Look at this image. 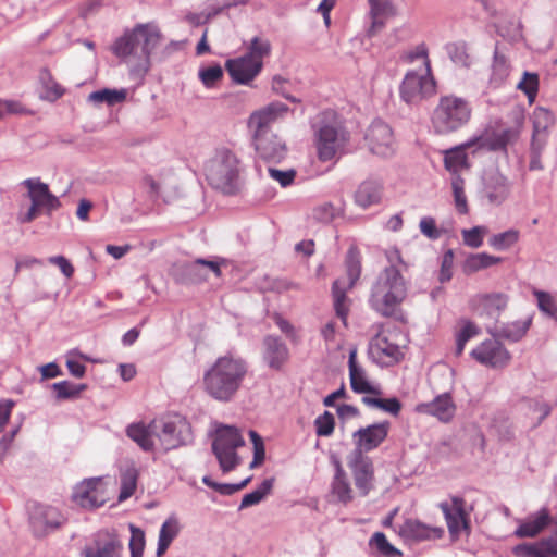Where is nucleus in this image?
Returning a JSON list of instances; mask_svg holds the SVG:
<instances>
[{
	"mask_svg": "<svg viewBox=\"0 0 557 557\" xmlns=\"http://www.w3.org/2000/svg\"><path fill=\"white\" fill-rule=\"evenodd\" d=\"M163 40L154 23H139L126 29L111 46V52L129 67V74L144 78L151 67V53Z\"/></svg>",
	"mask_w": 557,
	"mask_h": 557,
	"instance_id": "f257e3e1",
	"label": "nucleus"
},
{
	"mask_svg": "<svg viewBox=\"0 0 557 557\" xmlns=\"http://www.w3.org/2000/svg\"><path fill=\"white\" fill-rule=\"evenodd\" d=\"M248 372V363L232 354L219 357L203 373V391L214 400L232 401Z\"/></svg>",
	"mask_w": 557,
	"mask_h": 557,
	"instance_id": "f03ea898",
	"label": "nucleus"
},
{
	"mask_svg": "<svg viewBox=\"0 0 557 557\" xmlns=\"http://www.w3.org/2000/svg\"><path fill=\"white\" fill-rule=\"evenodd\" d=\"M407 282L400 270L391 264L386 267L374 282L369 304L382 317H393L397 307L407 296Z\"/></svg>",
	"mask_w": 557,
	"mask_h": 557,
	"instance_id": "7ed1b4c3",
	"label": "nucleus"
},
{
	"mask_svg": "<svg viewBox=\"0 0 557 557\" xmlns=\"http://www.w3.org/2000/svg\"><path fill=\"white\" fill-rule=\"evenodd\" d=\"M470 102L455 95L442 96L431 114V124L437 135H449L463 128L471 120Z\"/></svg>",
	"mask_w": 557,
	"mask_h": 557,
	"instance_id": "20e7f679",
	"label": "nucleus"
},
{
	"mask_svg": "<svg viewBox=\"0 0 557 557\" xmlns=\"http://www.w3.org/2000/svg\"><path fill=\"white\" fill-rule=\"evenodd\" d=\"M240 163L228 149L218 150L206 165L208 183L226 195H234L239 189Z\"/></svg>",
	"mask_w": 557,
	"mask_h": 557,
	"instance_id": "39448f33",
	"label": "nucleus"
},
{
	"mask_svg": "<svg viewBox=\"0 0 557 557\" xmlns=\"http://www.w3.org/2000/svg\"><path fill=\"white\" fill-rule=\"evenodd\" d=\"M312 127L317 138L318 157L323 162L332 160L348 140L345 128L334 112L319 114Z\"/></svg>",
	"mask_w": 557,
	"mask_h": 557,
	"instance_id": "423d86ee",
	"label": "nucleus"
},
{
	"mask_svg": "<svg viewBox=\"0 0 557 557\" xmlns=\"http://www.w3.org/2000/svg\"><path fill=\"white\" fill-rule=\"evenodd\" d=\"M245 445L239 430L231 425H221L216 430V436L212 442V451L216 457L223 473L236 469L240 458L236 449Z\"/></svg>",
	"mask_w": 557,
	"mask_h": 557,
	"instance_id": "0eeeda50",
	"label": "nucleus"
},
{
	"mask_svg": "<svg viewBox=\"0 0 557 557\" xmlns=\"http://www.w3.org/2000/svg\"><path fill=\"white\" fill-rule=\"evenodd\" d=\"M27 513L32 533L38 539L59 530L67 520L59 508L37 500L27 503Z\"/></svg>",
	"mask_w": 557,
	"mask_h": 557,
	"instance_id": "6e6552de",
	"label": "nucleus"
},
{
	"mask_svg": "<svg viewBox=\"0 0 557 557\" xmlns=\"http://www.w3.org/2000/svg\"><path fill=\"white\" fill-rule=\"evenodd\" d=\"M160 431L156 433L165 450L176 449L194 442V433L188 420L181 414H172L160 420Z\"/></svg>",
	"mask_w": 557,
	"mask_h": 557,
	"instance_id": "1a4fd4ad",
	"label": "nucleus"
},
{
	"mask_svg": "<svg viewBox=\"0 0 557 557\" xmlns=\"http://www.w3.org/2000/svg\"><path fill=\"white\" fill-rule=\"evenodd\" d=\"M438 507L444 515L448 532L453 540H457L461 532H465L467 535L471 533L470 512L473 508L470 507L469 510L467 509L463 497L456 495L450 496V502H442L438 504Z\"/></svg>",
	"mask_w": 557,
	"mask_h": 557,
	"instance_id": "9d476101",
	"label": "nucleus"
},
{
	"mask_svg": "<svg viewBox=\"0 0 557 557\" xmlns=\"http://www.w3.org/2000/svg\"><path fill=\"white\" fill-rule=\"evenodd\" d=\"M426 65L429 61L426 60ZM400 98L408 104H417L425 98L436 92V82L430 75V66L428 74L420 75L417 72H408L399 87Z\"/></svg>",
	"mask_w": 557,
	"mask_h": 557,
	"instance_id": "9b49d317",
	"label": "nucleus"
},
{
	"mask_svg": "<svg viewBox=\"0 0 557 557\" xmlns=\"http://www.w3.org/2000/svg\"><path fill=\"white\" fill-rule=\"evenodd\" d=\"M347 466L351 471L355 486L360 496H367L374 487V466L372 459L366 455L350 451L347 456Z\"/></svg>",
	"mask_w": 557,
	"mask_h": 557,
	"instance_id": "f8f14e48",
	"label": "nucleus"
},
{
	"mask_svg": "<svg viewBox=\"0 0 557 557\" xmlns=\"http://www.w3.org/2000/svg\"><path fill=\"white\" fill-rule=\"evenodd\" d=\"M511 193V183L498 169L486 171L482 176L480 195L492 206L504 203Z\"/></svg>",
	"mask_w": 557,
	"mask_h": 557,
	"instance_id": "ddd939ff",
	"label": "nucleus"
},
{
	"mask_svg": "<svg viewBox=\"0 0 557 557\" xmlns=\"http://www.w3.org/2000/svg\"><path fill=\"white\" fill-rule=\"evenodd\" d=\"M73 500L85 509H96L107 503L106 485L102 478H89L77 484L72 494Z\"/></svg>",
	"mask_w": 557,
	"mask_h": 557,
	"instance_id": "4468645a",
	"label": "nucleus"
},
{
	"mask_svg": "<svg viewBox=\"0 0 557 557\" xmlns=\"http://www.w3.org/2000/svg\"><path fill=\"white\" fill-rule=\"evenodd\" d=\"M256 152L267 162L280 163L287 154L285 141L271 131L251 129Z\"/></svg>",
	"mask_w": 557,
	"mask_h": 557,
	"instance_id": "2eb2a0df",
	"label": "nucleus"
},
{
	"mask_svg": "<svg viewBox=\"0 0 557 557\" xmlns=\"http://www.w3.org/2000/svg\"><path fill=\"white\" fill-rule=\"evenodd\" d=\"M123 543L115 531L100 530L83 550L84 557H122Z\"/></svg>",
	"mask_w": 557,
	"mask_h": 557,
	"instance_id": "dca6fc26",
	"label": "nucleus"
},
{
	"mask_svg": "<svg viewBox=\"0 0 557 557\" xmlns=\"http://www.w3.org/2000/svg\"><path fill=\"white\" fill-rule=\"evenodd\" d=\"M391 422L385 420L358 429L352 433L354 453L366 454L377 448L387 437Z\"/></svg>",
	"mask_w": 557,
	"mask_h": 557,
	"instance_id": "f3484780",
	"label": "nucleus"
},
{
	"mask_svg": "<svg viewBox=\"0 0 557 557\" xmlns=\"http://www.w3.org/2000/svg\"><path fill=\"white\" fill-rule=\"evenodd\" d=\"M470 355L479 363L492 368L506 367L511 359L510 352L499 341L496 339V337L485 339L472 349Z\"/></svg>",
	"mask_w": 557,
	"mask_h": 557,
	"instance_id": "a211bd4d",
	"label": "nucleus"
},
{
	"mask_svg": "<svg viewBox=\"0 0 557 557\" xmlns=\"http://www.w3.org/2000/svg\"><path fill=\"white\" fill-rule=\"evenodd\" d=\"M366 140L372 153L389 157L394 153V136L388 124L374 120L366 133Z\"/></svg>",
	"mask_w": 557,
	"mask_h": 557,
	"instance_id": "6ab92c4d",
	"label": "nucleus"
},
{
	"mask_svg": "<svg viewBox=\"0 0 557 557\" xmlns=\"http://www.w3.org/2000/svg\"><path fill=\"white\" fill-rule=\"evenodd\" d=\"M22 185L27 188V198L32 205L42 209L47 215H51L52 211L61 207L60 199L53 195L48 184L40 181L39 177L26 178Z\"/></svg>",
	"mask_w": 557,
	"mask_h": 557,
	"instance_id": "aec40b11",
	"label": "nucleus"
},
{
	"mask_svg": "<svg viewBox=\"0 0 557 557\" xmlns=\"http://www.w3.org/2000/svg\"><path fill=\"white\" fill-rule=\"evenodd\" d=\"M262 67L263 61L251 60L245 54L225 62V69L232 81L239 85H249L259 75Z\"/></svg>",
	"mask_w": 557,
	"mask_h": 557,
	"instance_id": "412c9836",
	"label": "nucleus"
},
{
	"mask_svg": "<svg viewBox=\"0 0 557 557\" xmlns=\"http://www.w3.org/2000/svg\"><path fill=\"white\" fill-rule=\"evenodd\" d=\"M519 137V132L516 128H506L502 132L483 133L479 136L471 138L476 149L486 151H504L507 152V147L513 144Z\"/></svg>",
	"mask_w": 557,
	"mask_h": 557,
	"instance_id": "4be33fe9",
	"label": "nucleus"
},
{
	"mask_svg": "<svg viewBox=\"0 0 557 557\" xmlns=\"http://www.w3.org/2000/svg\"><path fill=\"white\" fill-rule=\"evenodd\" d=\"M397 532L401 539L413 542L437 540L444 535L443 528L431 527L412 518L406 519Z\"/></svg>",
	"mask_w": 557,
	"mask_h": 557,
	"instance_id": "5701e85b",
	"label": "nucleus"
},
{
	"mask_svg": "<svg viewBox=\"0 0 557 557\" xmlns=\"http://www.w3.org/2000/svg\"><path fill=\"white\" fill-rule=\"evenodd\" d=\"M289 112L288 106L281 101L270 102L264 108L251 113L248 120L250 129L271 131L272 123L283 119Z\"/></svg>",
	"mask_w": 557,
	"mask_h": 557,
	"instance_id": "b1692460",
	"label": "nucleus"
},
{
	"mask_svg": "<svg viewBox=\"0 0 557 557\" xmlns=\"http://www.w3.org/2000/svg\"><path fill=\"white\" fill-rule=\"evenodd\" d=\"M383 191V181L376 177H369L357 187L354 194L355 203L362 209L379 205L382 200Z\"/></svg>",
	"mask_w": 557,
	"mask_h": 557,
	"instance_id": "393cba45",
	"label": "nucleus"
},
{
	"mask_svg": "<svg viewBox=\"0 0 557 557\" xmlns=\"http://www.w3.org/2000/svg\"><path fill=\"white\" fill-rule=\"evenodd\" d=\"M416 411L436 417L442 422H448L455 414L456 406L451 395L449 393H443L436 396L432 401L418 404Z\"/></svg>",
	"mask_w": 557,
	"mask_h": 557,
	"instance_id": "a878e982",
	"label": "nucleus"
},
{
	"mask_svg": "<svg viewBox=\"0 0 557 557\" xmlns=\"http://www.w3.org/2000/svg\"><path fill=\"white\" fill-rule=\"evenodd\" d=\"M288 356V348L282 338L274 335H267L263 338V360L269 368L281 370Z\"/></svg>",
	"mask_w": 557,
	"mask_h": 557,
	"instance_id": "bb28decb",
	"label": "nucleus"
},
{
	"mask_svg": "<svg viewBox=\"0 0 557 557\" xmlns=\"http://www.w3.org/2000/svg\"><path fill=\"white\" fill-rule=\"evenodd\" d=\"M202 258L182 262L174 268V278L183 285H197L208 280V271L202 267Z\"/></svg>",
	"mask_w": 557,
	"mask_h": 557,
	"instance_id": "cd10ccee",
	"label": "nucleus"
},
{
	"mask_svg": "<svg viewBox=\"0 0 557 557\" xmlns=\"http://www.w3.org/2000/svg\"><path fill=\"white\" fill-rule=\"evenodd\" d=\"M369 356L377 363L384 362V358L397 362L403 357V352L397 344L379 334L370 342Z\"/></svg>",
	"mask_w": 557,
	"mask_h": 557,
	"instance_id": "c85d7f7f",
	"label": "nucleus"
},
{
	"mask_svg": "<svg viewBox=\"0 0 557 557\" xmlns=\"http://www.w3.org/2000/svg\"><path fill=\"white\" fill-rule=\"evenodd\" d=\"M553 522V518L547 508L540 509L535 515L529 517L528 520L520 523L513 534L517 537H535L545 528Z\"/></svg>",
	"mask_w": 557,
	"mask_h": 557,
	"instance_id": "c756f323",
	"label": "nucleus"
},
{
	"mask_svg": "<svg viewBox=\"0 0 557 557\" xmlns=\"http://www.w3.org/2000/svg\"><path fill=\"white\" fill-rule=\"evenodd\" d=\"M157 421H152L149 425H145L143 422L132 423L126 428V435L144 451H152L154 448L152 434L157 433Z\"/></svg>",
	"mask_w": 557,
	"mask_h": 557,
	"instance_id": "7c9ffc66",
	"label": "nucleus"
},
{
	"mask_svg": "<svg viewBox=\"0 0 557 557\" xmlns=\"http://www.w3.org/2000/svg\"><path fill=\"white\" fill-rule=\"evenodd\" d=\"M350 387L357 394H381V391L373 387L367 380L364 370L357 363L356 350L350 351L348 358Z\"/></svg>",
	"mask_w": 557,
	"mask_h": 557,
	"instance_id": "2f4dec72",
	"label": "nucleus"
},
{
	"mask_svg": "<svg viewBox=\"0 0 557 557\" xmlns=\"http://www.w3.org/2000/svg\"><path fill=\"white\" fill-rule=\"evenodd\" d=\"M531 324L532 317H528L525 320L502 323L499 326H496L494 331H490V333L493 337H499L517 343L525 336Z\"/></svg>",
	"mask_w": 557,
	"mask_h": 557,
	"instance_id": "473e14b6",
	"label": "nucleus"
},
{
	"mask_svg": "<svg viewBox=\"0 0 557 557\" xmlns=\"http://www.w3.org/2000/svg\"><path fill=\"white\" fill-rule=\"evenodd\" d=\"M509 296L505 293H486L479 296L481 314L497 320L507 308Z\"/></svg>",
	"mask_w": 557,
	"mask_h": 557,
	"instance_id": "72a5a7b5",
	"label": "nucleus"
},
{
	"mask_svg": "<svg viewBox=\"0 0 557 557\" xmlns=\"http://www.w3.org/2000/svg\"><path fill=\"white\" fill-rule=\"evenodd\" d=\"M474 147L471 138L466 143L449 148L444 153V165L449 172L457 173L459 170L469 168L467 150Z\"/></svg>",
	"mask_w": 557,
	"mask_h": 557,
	"instance_id": "f704fd0d",
	"label": "nucleus"
},
{
	"mask_svg": "<svg viewBox=\"0 0 557 557\" xmlns=\"http://www.w3.org/2000/svg\"><path fill=\"white\" fill-rule=\"evenodd\" d=\"M502 261L503 258L492 256L486 252L471 253L465 260L463 272L466 274H472L478 271L498 264Z\"/></svg>",
	"mask_w": 557,
	"mask_h": 557,
	"instance_id": "c9c22d12",
	"label": "nucleus"
},
{
	"mask_svg": "<svg viewBox=\"0 0 557 557\" xmlns=\"http://www.w3.org/2000/svg\"><path fill=\"white\" fill-rule=\"evenodd\" d=\"M39 81L44 88V92L40 96L41 99L54 102L64 95L65 89L53 78L47 67L40 70Z\"/></svg>",
	"mask_w": 557,
	"mask_h": 557,
	"instance_id": "e433bc0d",
	"label": "nucleus"
},
{
	"mask_svg": "<svg viewBox=\"0 0 557 557\" xmlns=\"http://www.w3.org/2000/svg\"><path fill=\"white\" fill-rule=\"evenodd\" d=\"M347 286L336 280L332 285V295L334 300V310L336 315L342 320L343 324L347 326V318L349 314L348 298L346 296Z\"/></svg>",
	"mask_w": 557,
	"mask_h": 557,
	"instance_id": "4c0bfd02",
	"label": "nucleus"
},
{
	"mask_svg": "<svg viewBox=\"0 0 557 557\" xmlns=\"http://www.w3.org/2000/svg\"><path fill=\"white\" fill-rule=\"evenodd\" d=\"M138 475L139 472L134 465L127 466L121 471V491L117 497L120 503L126 500L135 493Z\"/></svg>",
	"mask_w": 557,
	"mask_h": 557,
	"instance_id": "58836bf2",
	"label": "nucleus"
},
{
	"mask_svg": "<svg viewBox=\"0 0 557 557\" xmlns=\"http://www.w3.org/2000/svg\"><path fill=\"white\" fill-rule=\"evenodd\" d=\"M459 323L461 324V329L456 334L455 348V355L457 357L462 355L467 342L478 336L481 332L480 327L468 319H461Z\"/></svg>",
	"mask_w": 557,
	"mask_h": 557,
	"instance_id": "ea45409f",
	"label": "nucleus"
},
{
	"mask_svg": "<svg viewBox=\"0 0 557 557\" xmlns=\"http://www.w3.org/2000/svg\"><path fill=\"white\" fill-rule=\"evenodd\" d=\"M346 273L348 276L347 288H352L361 274V257L357 247L351 246L345 259Z\"/></svg>",
	"mask_w": 557,
	"mask_h": 557,
	"instance_id": "a19ab883",
	"label": "nucleus"
},
{
	"mask_svg": "<svg viewBox=\"0 0 557 557\" xmlns=\"http://www.w3.org/2000/svg\"><path fill=\"white\" fill-rule=\"evenodd\" d=\"M274 478H269L262 481L257 490L244 495L242 498L239 510L258 505L261 503L267 495H269L274 485Z\"/></svg>",
	"mask_w": 557,
	"mask_h": 557,
	"instance_id": "79ce46f5",
	"label": "nucleus"
},
{
	"mask_svg": "<svg viewBox=\"0 0 557 557\" xmlns=\"http://www.w3.org/2000/svg\"><path fill=\"white\" fill-rule=\"evenodd\" d=\"M554 113L544 108L537 107L533 111V133L549 135L550 128L555 125Z\"/></svg>",
	"mask_w": 557,
	"mask_h": 557,
	"instance_id": "37998d69",
	"label": "nucleus"
},
{
	"mask_svg": "<svg viewBox=\"0 0 557 557\" xmlns=\"http://www.w3.org/2000/svg\"><path fill=\"white\" fill-rule=\"evenodd\" d=\"M331 492L337 500L344 505H347L352 500V488L347 478V473L333 476L331 482Z\"/></svg>",
	"mask_w": 557,
	"mask_h": 557,
	"instance_id": "c03bdc74",
	"label": "nucleus"
},
{
	"mask_svg": "<svg viewBox=\"0 0 557 557\" xmlns=\"http://www.w3.org/2000/svg\"><path fill=\"white\" fill-rule=\"evenodd\" d=\"M126 99V91L124 89H109L103 88L96 90L88 96V100L94 103H107L108 106H114L123 102Z\"/></svg>",
	"mask_w": 557,
	"mask_h": 557,
	"instance_id": "a18cd8bd",
	"label": "nucleus"
},
{
	"mask_svg": "<svg viewBox=\"0 0 557 557\" xmlns=\"http://www.w3.org/2000/svg\"><path fill=\"white\" fill-rule=\"evenodd\" d=\"M510 72V65L505 58V55L498 52V48H495L493 64H492V75L491 83L495 86H499L503 84L508 77Z\"/></svg>",
	"mask_w": 557,
	"mask_h": 557,
	"instance_id": "49530a36",
	"label": "nucleus"
},
{
	"mask_svg": "<svg viewBox=\"0 0 557 557\" xmlns=\"http://www.w3.org/2000/svg\"><path fill=\"white\" fill-rule=\"evenodd\" d=\"M520 237L518 230L510 228L502 233L494 234L488 239V245L495 250L504 251L511 248Z\"/></svg>",
	"mask_w": 557,
	"mask_h": 557,
	"instance_id": "de8ad7c7",
	"label": "nucleus"
},
{
	"mask_svg": "<svg viewBox=\"0 0 557 557\" xmlns=\"http://www.w3.org/2000/svg\"><path fill=\"white\" fill-rule=\"evenodd\" d=\"M369 544L374 546L377 553L384 557H401L403 553L394 545H392L386 535L382 532H376L370 539Z\"/></svg>",
	"mask_w": 557,
	"mask_h": 557,
	"instance_id": "09e8293b",
	"label": "nucleus"
},
{
	"mask_svg": "<svg viewBox=\"0 0 557 557\" xmlns=\"http://www.w3.org/2000/svg\"><path fill=\"white\" fill-rule=\"evenodd\" d=\"M270 41L268 39H263L256 36L250 40V44L247 47V52L245 53V55L255 61H263V58L270 55Z\"/></svg>",
	"mask_w": 557,
	"mask_h": 557,
	"instance_id": "8fccbe9b",
	"label": "nucleus"
},
{
	"mask_svg": "<svg viewBox=\"0 0 557 557\" xmlns=\"http://www.w3.org/2000/svg\"><path fill=\"white\" fill-rule=\"evenodd\" d=\"M449 59L458 66L468 67L470 65L467 45L462 41L449 42L445 46Z\"/></svg>",
	"mask_w": 557,
	"mask_h": 557,
	"instance_id": "3c124183",
	"label": "nucleus"
},
{
	"mask_svg": "<svg viewBox=\"0 0 557 557\" xmlns=\"http://www.w3.org/2000/svg\"><path fill=\"white\" fill-rule=\"evenodd\" d=\"M533 294L536 297L539 310L557 321V304L555 298L549 293L543 290H534Z\"/></svg>",
	"mask_w": 557,
	"mask_h": 557,
	"instance_id": "603ef678",
	"label": "nucleus"
},
{
	"mask_svg": "<svg viewBox=\"0 0 557 557\" xmlns=\"http://www.w3.org/2000/svg\"><path fill=\"white\" fill-rule=\"evenodd\" d=\"M131 531L129 552L131 557H143L146 545L145 532L133 523L128 524Z\"/></svg>",
	"mask_w": 557,
	"mask_h": 557,
	"instance_id": "864d4df0",
	"label": "nucleus"
},
{
	"mask_svg": "<svg viewBox=\"0 0 557 557\" xmlns=\"http://www.w3.org/2000/svg\"><path fill=\"white\" fill-rule=\"evenodd\" d=\"M517 87L525 94L529 102H533L539 91V75L536 73L524 72Z\"/></svg>",
	"mask_w": 557,
	"mask_h": 557,
	"instance_id": "5fc2aeb1",
	"label": "nucleus"
},
{
	"mask_svg": "<svg viewBox=\"0 0 557 557\" xmlns=\"http://www.w3.org/2000/svg\"><path fill=\"white\" fill-rule=\"evenodd\" d=\"M454 201L457 211L460 214H467L469 212L467 197L465 195V181L462 177L457 176L451 182Z\"/></svg>",
	"mask_w": 557,
	"mask_h": 557,
	"instance_id": "6e6d98bb",
	"label": "nucleus"
},
{
	"mask_svg": "<svg viewBox=\"0 0 557 557\" xmlns=\"http://www.w3.org/2000/svg\"><path fill=\"white\" fill-rule=\"evenodd\" d=\"M339 214L341 210H337L332 203L326 202L312 210L311 219L318 223L329 224Z\"/></svg>",
	"mask_w": 557,
	"mask_h": 557,
	"instance_id": "4d7b16f0",
	"label": "nucleus"
},
{
	"mask_svg": "<svg viewBox=\"0 0 557 557\" xmlns=\"http://www.w3.org/2000/svg\"><path fill=\"white\" fill-rule=\"evenodd\" d=\"M315 433L318 436H331L335 429V418L330 411H324L314 420Z\"/></svg>",
	"mask_w": 557,
	"mask_h": 557,
	"instance_id": "13d9d810",
	"label": "nucleus"
},
{
	"mask_svg": "<svg viewBox=\"0 0 557 557\" xmlns=\"http://www.w3.org/2000/svg\"><path fill=\"white\" fill-rule=\"evenodd\" d=\"M201 83L210 88L215 85L223 77V69L219 63H214L208 67H202L198 72Z\"/></svg>",
	"mask_w": 557,
	"mask_h": 557,
	"instance_id": "bf43d9fd",
	"label": "nucleus"
},
{
	"mask_svg": "<svg viewBox=\"0 0 557 557\" xmlns=\"http://www.w3.org/2000/svg\"><path fill=\"white\" fill-rule=\"evenodd\" d=\"M486 232L484 226H474L469 230H462V238L466 246L479 248L483 245V235Z\"/></svg>",
	"mask_w": 557,
	"mask_h": 557,
	"instance_id": "052dcab7",
	"label": "nucleus"
},
{
	"mask_svg": "<svg viewBox=\"0 0 557 557\" xmlns=\"http://www.w3.org/2000/svg\"><path fill=\"white\" fill-rule=\"evenodd\" d=\"M372 18L389 16L394 14V5L391 0H369Z\"/></svg>",
	"mask_w": 557,
	"mask_h": 557,
	"instance_id": "680f3d73",
	"label": "nucleus"
},
{
	"mask_svg": "<svg viewBox=\"0 0 557 557\" xmlns=\"http://www.w3.org/2000/svg\"><path fill=\"white\" fill-rule=\"evenodd\" d=\"M419 227L421 233L429 239L436 240L442 236V231L437 228L435 219L432 216L422 218Z\"/></svg>",
	"mask_w": 557,
	"mask_h": 557,
	"instance_id": "e2e57ef3",
	"label": "nucleus"
},
{
	"mask_svg": "<svg viewBox=\"0 0 557 557\" xmlns=\"http://www.w3.org/2000/svg\"><path fill=\"white\" fill-rule=\"evenodd\" d=\"M453 263H454V252L451 249L445 251L441 262V270L438 274V281L441 283H446L451 280L453 276Z\"/></svg>",
	"mask_w": 557,
	"mask_h": 557,
	"instance_id": "0e129e2a",
	"label": "nucleus"
},
{
	"mask_svg": "<svg viewBox=\"0 0 557 557\" xmlns=\"http://www.w3.org/2000/svg\"><path fill=\"white\" fill-rule=\"evenodd\" d=\"M539 547V557H557V540L554 536H548L534 542Z\"/></svg>",
	"mask_w": 557,
	"mask_h": 557,
	"instance_id": "69168bd1",
	"label": "nucleus"
},
{
	"mask_svg": "<svg viewBox=\"0 0 557 557\" xmlns=\"http://www.w3.org/2000/svg\"><path fill=\"white\" fill-rule=\"evenodd\" d=\"M268 172L271 178L277 181L282 187L292 185L296 177V171L294 169L283 171L275 168H269Z\"/></svg>",
	"mask_w": 557,
	"mask_h": 557,
	"instance_id": "338daca9",
	"label": "nucleus"
},
{
	"mask_svg": "<svg viewBox=\"0 0 557 557\" xmlns=\"http://www.w3.org/2000/svg\"><path fill=\"white\" fill-rule=\"evenodd\" d=\"M178 532V520L175 517H170L161 525L159 537H162V535H164L169 542H173V540L177 536Z\"/></svg>",
	"mask_w": 557,
	"mask_h": 557,
	"instance_id": "774afa93",
	"label": "nucleus"
}]
</instances>
